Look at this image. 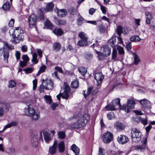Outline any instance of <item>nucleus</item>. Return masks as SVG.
<instances>
[{
  "instance_id": "obj_1",
  "label": "nucleus",
  "mask_w": 155,
  "mask_h": 155,
  "mask_svg": "<svg viewBox=\"0 0 155 155\" xmlns=\"http://www.w3.org/2000/svg\"><path fill=\"white\" fill-rule=\"evenodd\" d=\"M75 118L76 121L72 125V127L79 129L86 125L89 119V116L87 114H86L82 115H78L76 116Z\"/></svg>"
},
{
  "instance_id": "obj_2",
  "label": "nucleus",
  "mask_w": 155,
  "mask_h": 155,
  "mask_svg": "<svg viewBox=\"0 0 155 155\" xmlns=\"http://www.w3.org/2000/svg\"><path fill=\"white\" fill-rule=\"evenodd\" d=\"M23 31L21 27H15L14 28V30L12 34L13 43L16 44L23 40L24 38V36L22 35Z\"/></svg>"
},
{
  "instance_id": "obj_3",
  "label": "nucleus",
  "mask_w": 155,
  "mask_h": 155,
  "mask_svg": "<svg viewBox=\"0 0 155 155\" xmlns=\"http://www.w3.org/2000/svg\"><path fill=\"white\" fill-rule=\"evenodd\" d=\"M25 115L31 117L34 120H37L40 117V113L38 112H35L34 109L32 107L28 105L27 108L25 110Z\"/></svg>"
},
{
  "instance_id": "obj_4",
  "label": "nucleus",
  "mask_w": 155,
  "mask_h": 155,
  "mask_svg": "<svg viewBox=\"0 0 155 155\" xmlns=\"http://www.w3.org/2000/svg\"><path fill=\"white\" fill-rule=\"evenodd\" d=\"M131 135L133 142L137 143L141 140L142 133L136 128L132 129Z\"/></svg>"
},
{
  "instance_id": "obj_5",
  "label": "nucleus",
  "mask_w": 155,
  "mask_h": 155,
  "mask_svg": "<svg viewBox=\"0 0 155 155\" xmlns=\"http://www.w3.org/2000/svg\"><path fill=\"white\" fill-rule=\"evenodd\" d=\"M96 53L98 55L99 59L102 60L103 57H107L110 54L111 49L108 46H104L101 48V52L97 51Z\"/></svg>"
},
{
  "instance_id": "obj_6",
  "label": "nucleus",
  "mask_w": 155,
  "mask_h": 155,
  "mask_svg": "<svg viewBox=\"0 0 155 155\" xmlns=\"http://www.w3.org/2000/svg\"><path fill=\"white\" fill-rule=\"evenodd\" d=\"M135 104V102L131 99L128 100L127 105H123L122 106H120L121 110H124L125 112L128 113L130 112V109L134 108Z\"/></svg>"
},
{
  "instance_id": "obj_7",
  "label": "nucleus",
  "mask_w": 155,
  "mask_h": 155,
  "mask_svg": "<svg viewBox=\"0 0 155 155\" xmlns=\"http://www.w3.org/2000/svg\"><path fill=\"white\" fill-rule=\"evenodd\" d=\"M5 45L6 48L3 47L1 48L0 51H2L3 52V54L4 58V60L6 63H8V59L9 57V53L8 50V49L7 48L12 49H13V47L12 46L9 45L7 43H5Z\"/></svg>"
},
{
  "instance_id": "obj_8",
  "label": "nucleus",
  "mask_w": 155,
  "mask_h": 155,
  "mask_svg": "<svg viewBox=\"0 0 155 155\" xmlns=\"http://www.w3.org/2000/svg\"><path fill=\"white\" fill-rule=\"evenodd\" d=\"M103 141L105 143H108L113 139V135L112 133L107 131L104 133L102 137Z\"/></svg>"
},
{
  "instance_id": "obj_9",
  "label": "nucleus",
  "mask_w": 155,
  "mask_h": 155,
  "mask_svg": "<svg viewBox=\"0 0 155 155\" xmlns=\"http://www.w3.org/2000/svg\"><path fill=\"white\" fill-rule=\"evenodd\" d=\"M42 84L45 89L47 90H51L54 87L53 82L50 79H43L42 80Z\"/></svg>"
},
{
  "instance_id": "obj_10",
  "label": "nucleus",
  "mask_w": 155,
  "mask_h": 155,
  "mask_svg": "<svg viewBox=\"0 0 155 155\" xmlns=\"http://www.w3.org/2000/svg\"><path fill=\"white\" fill-rule=\"evenodd\" d=\"M36 132H32L31 134V141L32 146L34 147H37L38 144V137Z\"/></svg>"
},
{
  "instance_id": "obj_11",
  "label": "nucleus",
  "mask_w": 155,
  "mask_h": 155,
  "mask_svg": "<svg viewBox=\"0 0 155 155\" xmlns=\"http://www.w3.org/2000/svg\"><path fill=\"white\" fill-rule=\"evenodd\" d=\"M147 137H145L142 139L141 141L142 145L137 146L135 147V149L138 151H143L145 150L147 145Z\"/></svg>"
},
{
  "instance_id": "obj_12",
  "label": "nucleus",
  "mask_w": 155,
  "mask_h": 155,
  "mask_svg": "<svg viewBox=\"0 0 155 155\" xmlns=\"http://www.w3.org/2000/svg\"><path fill=\"white\" fill-rule=\"evenodd\" d=\"M70 91V86L67 83H64V91L61 94L62 97L64 99H67L68 97Z\"/></svg>"
},
{
  "instance_id": "obj_13",
  "label": "nucleus",
  "mask_w": 155,
  "mask_h": 155,
  "mask_svg": "<svg viewBox=\"0 0 155 155\" xmlns=\"http://www.w3.org/2000/svg\"><path fill=\"white\" fill-rule=\"evenodd\" d=\"M9 105L7 103H5L0 107V118L2 117L5 113L8 110Z\"/></svg>"
},
{
  "instance_id": "obj_14",
  "label": "nucleus",
  "mask_w": 155,
  "mask_h": 155,
  "mask_svg": "<svg viewBox=\"0 0 155 155\" xmlns=\"http://www.w3.org/2000/svg\"><path fill=\"white\" fill-rule=\"evenodd\" d=\"M98 91L97 89L94 87H90L88 88L87 90L86 94L85 91H83V94L85 97H87L90 94L92 95H95L97 94Z\"/></svg>"
},
{
  "instance_id": "obj_15",
  "label": "nucleus",
  "mask_w": 155,
  "mask_h": 155,
  "mask_svg": "<svg viewBox=\"0 0 155 155\" xmlns=\"http://www.w3.org/2000/svg\"><path fill=\"white\" fill-rule=\"evenodd\" d=\"M37 19V17L35 14H32L30 15L28 20L30 27H31L36 25Z\"/></svg>"
},
{
  "instance_id": "obj_16",
  "label": "nucleus",
  "mask_w": 155,
  "mask_h": 155,
  "mask_svg": "<svg viewBox=\"0 0 155 155\" xmlns=\"http://www.w3.org/2000/svg\"><path fill=\"white\" fill-rule=\"evenodd\" d=\"M95 78L97 82V85L98 86L104 78V75L101 72L97 73L95 75Z\"/></svg>"
},
{
  "instance_id": "obj_17",
  "label": "nucleus",
  "mask_w": 155,
  "mask_h": 155,
  "mask_svg": "<svg viewBox=\"0 0 155 155\" xmlns=\"http://www.w3.org/2000/svg\"><path fill=\"white\" fill-rule=\"evenodd\" d=\"M118 142L121 144H124L127 143L129 139L127 136L124 135H120L117 138Z\"/></svg>"
},
{
  "instance_id": "obj_18",
  "label": "nucleus",
  "mask_w": 155,
  "mask_h": 155,
  "mask_svg": "<svg viewBox=\"0 0 155 155\" xmlns=\"http://www.w3.org/2000/svg\"><path fill=\"white\" fill-rule=\"evenodd\" d=\"M140 102L144 108L149 109L151 108V104L150 102L147 99H144L140 100Z\"/></svg>"
},
{
  "instance_id": "obj_19",
  "label": "nucleus",
  "mask_w": 155,
  "mask_h": 155,
  "mask_svg": "<svg viewBox=\"0 0 155 155\" xmlns=\"http://www.w3.org/2000/svg\"><path fill=\"white\" fill-rule=\"evenodd\" d=\"M57 142L55 141L53 144L49 147V153L51 155L55 154L56 151Z\"/></svg>"
},
{
  "instance_id": "obj_20",
  "label": "nucleus",
  "mask_w": 155,
  "mask_h": 155,
  "mask_svg": "<svg viewBox=\"0 0 155 155\" xmlns=\"http://www.w3.org/2000/svg\"><path fill=\"white\" fill-rule=\"evenodd\" d=\"M56 12H57L58 15L60 17L65 16L67 13V11L65 9H63L60 10H55Z\"/></svg>"
},
{
  "instance_id": "obj_21",
  "label": "nucleus",
  "mask_w": 155,
  "mask_h": 155,
  "mask_svg": "<svg viewBox=\"0 0 155 155\" xmlns=\"http://www.w3.org/2000/svg\"><path fill=\"white\" fill-rule=\"evenodd\" d=\"M145 14L147 16L146 22L147 24H150L153 18V15L149 12H146Z\"/></svg>"
},
{
  "instance_id": "obj_22",
  "label": "nucleus",
  "mask_w": 155,
  "mask_h": 155,
  "mask_svg": "<svg viewBox=\"0 0 155 155\" xmlns=\"http://www.w3.org/2000/svg\"><path fill=\"white\" fill-rule=\"evenodd\" d=\"M71 149L76 155H78L79 154L80 149L75 144H73L71 146Z\"/></svg>"
},
{
  "instance_id": "obj_23",
  "label": "nucleus",
  "mask_w": 155,
  "mask_h": 155,
  "mask_svg": "<svg viewBox=\"0 0 155 155\" xmlns=\"http://www.w3.org/2000/svg\"><path fill=\"white\" fill-rule=\"evenodd\" d=\"M78 36L81 40H88V37L87 34L83 32H80L78 35Z\"/></svg>"
},
{
  "instance_id": "obj_24",
  "label": "nucleus",
  "mask_w": 155,
  "mask_h": 155,
  "mask_svg": "<svg viewBox=\"0 0 155 155\" xmlns=\"http://www.w3.org/2000/svg\"><path fill=\"white\" fill-rule=\"evenodd\" d=\"M77 45L78 46L82 47L87 46L88 44L87 41L81 39L78 41Z\"/></svg>"
},
{
  "instance_id": "obj_25",
  "label": "nucleus",
  "mask_w": 155,
  "mask_h": 155,
  "mask_svg": "<svg viewBox=\"0 0 155 155\" xmlns=\"http://www.w3.org/2000/svg\"><path fill=\"white\" fill-rule=\"evenodd\" d=\"M58 150L60 152H63L65 150V145L64 142L61 141L58 145Z\"/></svg>"
},
{
  "instance_id": "obj_26",
  "label": "nucleus",
  "mask_w": 155,
  "mask_h": 155,
  "mask_svg": "<svg viewBox=\"0 0 155 155\" xmlns=\"http://www.w3.org/2000/svg\"><path fill=\"white\" fill-rule=\"evenodd\" d=\"M114 127L117 130H122L124 128V125L122 123L117 122L114 124Z\"/></svg>"
},
{
  "instance_id": "obj_27",
  "label": "nucleus",
  "mask_w": 155,
  "mask_h": 155,
  "mask_svg": "<svg viewBox=\"0 0 155 155\" xmlns=\"http://www.w3.org/2000/svg\"><path fill=\"white\" fill-rule=\"evenodd\" d=\"M54 6V4L51 2L49 3L47 5L45 10L46 12H48L52 10Z\"/></svg>"
},
{
  "instance_id": "obj_28",
  "label": "nucleus",
  "mask_w": 155,
  "mask_h": 155,
  "mask_svg": "<svg viewBox=\"0 0 155 155\" xmlns=\"http://www.w3.org/2000/svg\"><path fill=\"white\" fill-rule=\"evenodd\" d=\"M43 135L44 140L46 142H48L50 140L49 134L46 131L43 132Z\"/></svg>"
},
{
  "instance_id": "obj_29",
  "label": "nucleus",
  "mask_w": 155,
  "mask_h": 155,
  "mask_svg": "<svg viewBox=\"0 0 155 155\" xmlns=\"http://www.w3.org/2000/svg\"><path fill=\"white\" fill-rule=\"evenodd\" d=\"M116 37L115 36H113L109 39L108 43L111 46L114 47L116 43Z\"/></svg>"
},
{
  "instance_id": "obj_30",
  "label": "nucleus",
  "mask_w": 155,
  "mask_h": 155,
  "mask_svg": "<svg viewBox=\"0 0 155 155\" xmlns=\"http://www.w3.org/2000/svg\"><path fill=\"white\" fill-rule=\"evenodd\" d=\"M53 47L54 50L58 51L61 49V46L59 43L56 42L54 44Z\"/></svg>"
},
{
  "instance_id": "obj_31",
  "label": "nucleus",
  "mask_w": 155,
  "mask_h": 155,
  "mask_svg": "<svg viewBox=\"0 0 155 155\" xmlns=\"http://www.w3.org/2000/svg\"><path fill=\"white\" fill-rule=\"evenodd\" d=\"M98 30L100 33H104L105 31V27L102 24H101L98 26Z\"/></svg>"
},
{
  "instance_id": "obj_32",
  "label": "nucleus",
  "mask_w": 155,
  "mask_h": 155,
  "mask_svg": "<svg viewBox=\"0 0 155 155\" xmlns=\"http://www.w3.org/2000/svg\"><path fill=\"white\" fill-rule=\"evenodd\" d=\"M111 103L114 105L115 106L118 105L120 107V106H121L120 105V99L119 98H117L114 100H113L112 101Z\"/></svg>"
},
{
  "instance_id": "obj_33",
  "label": "nucleus",
  "mask_w": 155,
  "mask_h": 155,
  "mask_svg": "<svg viewBox=\"0 0 155 155\" xmlns=\"http://www.w3.org/2000/svg\"><path fill=\"white\" fill-rule=\"evenodd\" d=\"M78 25H81L82 24L83 21H84V19L79 14H78Z\"/></svg>"
},
{
  "instance_id": "obj_34",
  "label": "nucleus",
  "mask_w": 155,
  "mask_h": 155,
  "mask_svg": "<svg viewBox=\"0 0 155 155\" xmlns=\"http://www.w3.org/2000/svg\"><path fill=\"white\" fill-rule=\"evenodd\" d=\"M78 69L80 73L82 75H85L87 71L86 69L82 67H79L78 68Z\"/></svg>"
},
{
  "instance_id": "obj_35",
  "label": "nucleus",
  "mask_w": 155,
  "mask_h": 155,
  "mask_svg": "<svg viewBox=\"0 0 155 155\" xmlns=\"http://www.w3.org/2000/svg\"><path fill=\"white\" fill-rule=\"evenodd\" d=\"M4 10H8L10 8V5L8 2H6L4 3L2 7Z\"/></svg>"
},
{
  "instance_id": "obj_36",
  "label": "nucleus",
  "mask_w": 155,
  "mask_h": 155,
  "mask_svg": "<svg viewBox=\"0 0 155 155\" xmlns=\"http://www.w3.org/2000/svg\"><path fill=\"white\" fill-rule=\"evenodd\" d=\"M45 27L48 28L52 29L53 27V25L48 20H47L45 22Z\"/></svg>"
},
{
  "instance_id": "obj_37",
  "label": "nucleus",
  "mask_w": 155,
  "mask_h": 155,
  "mask_svg": "<svg viewBox=\"0 0 155 155\" xmlns=\"http://www.w3.org/2000/svg\"><path fill=\"white\" fill-rule=\"evenodd\" d=\"M53 32L56 35L59 36L61 35L63 33V31L60 29H55Z\"/></svg>"
},
{
  "instance_id": "obj_38",
  "label": "nucleus",
  "mask_w": 155,
  "mask_h": 155,
  "mask_svg": "<svg viewBox=\"0 0 155 155\" xmlns=\"http://www.w3.org/2000/svg\"><path fill=\"white\" fill-rule=\"evenodd\" d=\"M44 98L46 102L49 104L51 103L52 99L51 98V97L50 96L45 95L44 96Z\"/></svg>"
},
{
  "instance_id": "obj_39",
  "label": "nucleus",
  "mask_w": 155,
  "mask_h": 155,
  "mask_svg": "<svg viewBox=\"0 0 155 155\" xmlns=\"http://www.w3.org/2000/svg\"><path fill=\"white\" fill-rule=\"evenodd\" d=\"M131 41L134 42H137L140 40L141 39L138 36L134 35L130 38Z\"/></svg>"
},
{
  "instance_id": "obj_40",
  "label": "nucleus",
  "mask_w": 155,
  "mask_h": 155,
  "mask_svg": "<svg viewBox=\"0 0 155 155\" xmlns=\"http://www.w3.org/2000/svg\"><path fill=\"white\" fill-rule=\"evenodd\" d=\"M16 85V82L13 80H11L9 81L8 87H9L13 88L15 87Z\"/></svg>"
},
{
  "instance_id": "obj_41",
  "label": "nucleus",
  "mask_w": 155,
  "mask_h": 155,
  "mask_svg": "<svg viewBox=\"0 0 155 155\" xmlns=\"http://www.w3.org/2000/svg\"><path fill=\"white\" fill-rule=\"evenodd\" d=\"M79 85V82L78 80L76 79L73 81L71 84V87L74 88H76Z\"/></svg>"
},
{
  "instance_id": "obj_42",
  "label": "nucleus",
  "mask_w": 155,
  "mask_h": 155,
  "mask_svg": "<svg viewBox=\"0 0 155 155\" xmlns=\"http://www.w3.org/2000/svg\"><path fill=\"white\" fill-rule=\"evenodd\" d=\"M115 107L114 105L111 103L110 104L108 105L106 107V108L108 110H116Z\"/></svg>"
},
{
  "instance_id": "obj_43",
  "label": "nucleus",
  "mask_w": 155,
  "mask_h": 155,
  "mask_svg": "<svg viewBox=\"0 0 155 155\" xmlns=\"http://www.w3.org/2000/svg\"><path fill=\"white\" fill-rule=\"evenodd\" d=\"M58 135L59 137L61 139H64L65 136V133L64 131H59L58 132Z\"/></svg>"
},
{
  "instance_id": "obj_44",
  "label": "nucleus",
  "mask_w": 155,
  "mask_h": 155,
  "mask_svg": "<svg viewBox=\"0 0 155 155\" xmlns=\"http://www.w3.org/2000/svg\"><path fill=\"white\" fill-rule=\"evenodd\" d=\"M46 68V67L45 65H43L41 66L40 68L38 74H37V76L38 75L41 73L45 72Z\"/></svg>"
},
{
  "instance_id": "obj_45",
  "label": "nucleus",
  "mask_w": 155,
  "mask_h": 155,
  "mask_svg": "<svg viewBox=\"0 0 155 155\" xmlns=\"http://www.w3.org/2000/svg\"><path fill=\"white\" fill-rule=\"evenodd\" d=\"M38 14L39 18L40 19L43 20L44 19V15L41 9H39L38 10Z\"/></svg>"
},
{
  "instance_id": "obj_46",
  "label": "nucleus",
  "mask_w": 155,
  "mask_h": 155,
  "mask_svg": "<svg viewBox=\"0 0 155 155\" xmlns=\"http://www.w3.org/2000/svg\"><path fill=\"white\" fill-rule=\"evenodd\" d=\"M55 22L57 24L59 25H64L66 23V21L63 20H57Z\"/></svg>"
},
{
  "instance_id": "obj_47",
  "label": "nucleus",
  "mask_w": 155,
  "mask_h": 155,
  "mask_svg": "<svg viewBox=\"0 0 155 155\" xmlns=\"http://www.w3.org/2000/svg\"><path fill=\"white\" fill-rule=\"evenodd\" d=\"M37 55L36 53H34L32 55V61L33 62H34L36 64L38 63V61L37 60Z\"/></svg>"
},
{
  "instance_id": "obj_48",
  "label": "nucleus",
  "mask_w": 155,
  "mask_h": 155,
  "mask_svg": "<svg viewBox=\"0 0 155 155\" xmlns=\"http://www.w3.org/2000/svg\"><path fill=\"white\" fill-rule=\"evenodd\" d=\"M134 63L135 64L137 65L138 64V63L140 61L138 56L135 54H134Z\"/></svg>"
},
{
  "instance_id": "obj_49",
  "label": "nucleus",
  "mask_w": 155,
  "mask_h": 155,
  "mask_svg": "<svg viewBox=\"0 0 155 155\" xmlns=\"http://www.w3.org/2000/svg\"><path fill=\"white\" fill-rule=\"evenodd\" d=\"M123 28L120 26H119L117 29V32L118 35L120 37V35L122 33Z\"/></svg>"
},
{
  "instance_id": "obj_50",
  "label": "nucleus",
  "mask_w": 155,
  "mask_h": 155,
  "mask_svg": "<svg viewBox=\"0 0 155 155\" xmlns=\"http://www.w3.org/2000/svg\"><path fill=\"white\" fill-rule=\"evenodd\" d=\"M33 70V68L30 67L23 69V70L26 73H30L32 72Z\"/></svg>"
},
{
  "instance_id": "obj_51",
  "label": "nucleus",
  "mask_w": 155,
  "mask_h": 155,
  "mask_svg": "<svg viewBox=\"0 0 155 155\" xmlns=\"http://www.w3.org/2000/svg\"><path fill=\"white\" fill-rule=\"evenodd\" d=\"M117 52L116 49L114 48L112 54V58L113 59H115L117 56Z\"/></svg>"
},
{
  "instance_id": "obj_52",
  "label": "nucleus",
  "mask_w": 155,
  "mask_h": 155,
  "mask_svg": "<svg viewBox=\"0 0 155 155\" xmlns=\"http://www.w3.org/2000/svg\"><path fill=\"white\" fill-rule=\"evenodd\" d=\"M117 49L119 54H122L124 53V49L122 47L120 46H118Z\"/></svg>"
},
{
  "instance_id": "obj_53",
  "label": "nucleus",
  "mask_w": 155,
  "mask_h": 155,
  "mask_svg": "<svg viewBox=\"0 0 155 155\" xmlns=\"http://www.w3.org/2000/svg\"><path fill=\"white\" fill-rule=\"evenodd\" d=\"M107 118L109 120H111L114 118V114L113 113L110 112L107 114Z\"/></svg>"
},
{
  "instance_id": "obj_54",
  "label": "nucleus",
  "mask_w": 155,
  "mask_h": 155,
  "mask_svg": "<svg viewBox=\"0 0 155 155\" xmlns=\"http://www.w3.org/2000/svg\"><path fill=\"white\" fill-rule=\"evenodd\" d=\"M85 58L89 60L93 57V55L90 53H87L85 55Z\"/></svg>"
},
{
  "instance_id": "obj_55",
  "label": "nucleus",
  "mask_w": 155,
  "mask_h": 155,
  "mask_svg": "<svg viewBox=\"0 0 155 155\" xmlns=\"http://www.w3.org/2000/svg\"><path fill=\"white\" fill-rule=\"evenodd\" d=\"M140 121L144 125H146L147 124V118H140Z\"/></svg>"
},
{
  "instance_id": "obj_56",
  "label": "nucleus",
  "mask_w": 155,
  "mask_h": 155,
  "mask_svg": "<svg viewBox=\"0 0 155 155\" xmlns=\"http://www.w3.org/2000/svg\"><path fill=\"white\" fill-rule=\"evenodd\" d=\"M27 63L25 61H20L19 63L20 66L21 67L23 68L26 65Z\"/></svg>"
},
{
  "instance_id": "obj_57",
  "label": "nucleus",
  "mask_w": 155,
  "mask_h": 155,
  "mask_svg": "<svg viewBox=\"0 0 155 155\" xmlns=\"http://www.w3.org/2000/svg\"><path fill=\"white\" fill-rule=\"evenodd\" d=\"M105 153V151L104 149L102 148H99V155H104Z\"/></svg>"
},
{
  "instance_id": "obj_58",
  "label": "nucleus",
  "mask_w": 155,
  "mask_h": 155,
  "mask_svg": "<svg viewBox=\"0 0 155 155\" xmlns=\"http://www.w3.org/2000/svg\"><path fill=\"white\" fill-rule=\"evenodd\" d=\"M24 61H25L27 62L29 60V59L28 56L26 55H24L22 57Z\"/></svg>"
},
{
  "instance_id": "obj_59",
  "label": "nucleus",
  "mask_w": 155,
  "mask_h": 155,
  "mask_svg": "<svg viewBox=\"0 0 155 155\" xmlns=\"http://www.w3.org/2000/svg\"><path fill=\"white\" fill-rule=\"evenodd\" d=\"M15 152V149L14 148H10L9 149L8 153L11 155H13Z\"/></svg>"
},
{
  "instance_id": "obj_60",
  "label": "nucleus",
  "mask_w": 155,
  "mask_h": 155,
  "mask_svg": "<svg viewBox=\"0 0 155 155\" xmlns=\"http://www.w3.org/2000/svg\"><path fill=\"white\" fill-rule=\"evenodd\" d=\"M101 9L103 14L105 15L106 14V10L105 7L101 5Z\"/></svg>"
},
{
  "instance_id": "obj_61",
  "label": "nucleus",
  "mask_w": 155,
  "mask_h": 155,
  "mask_svg": "<svg viewBox=\"0 0 155 155\" xmlns=\"http://www.w3.org/2000/svg\"><path fill=\"white\" fill-rule=\"evenodd\" d=\"M15 22V20L13 19H11L9 22V26L12 27L13 26Z\"/></svg>"
},
{
  "instance_id": "obj_62",
  "label": "nucleus",
  "mask_w": 155,
  "mask_h": 155,
  "mask_svg": "<svg viewBox=\"0 0 155 155\" xmlns=\"http://www.w3.org/2000/svg\"><path fill=\"white\" fill-rule=\"evenodd\" d=\"M126 48L128 51L130 50L132 48V45L131 42L129 43L126 45Z\"/></svg>"
},
{
  "instance_id": "obj_63",
  "label": "nucleus",
  "mask_w": 155,
  "mask_h": 155,
  "mask_svg": "<svg viewBox=\"0 0 155 155\" xmlns=\"http://www.w3.org/2000/svg\"><path fill=\"white\" fill-rule=\"evenodd\" d=\"M15 56L17 60H18L20 59V54L18 51H16L15 53Z\"/></svg>"
},
{
  "instance_id": "obj_64",
  "label": "nucleus",
  "mask_w": 155,
  "mask_h": 155,
  "mask_svg": "<svg viewBox=\"0 0 155 155\" xmlns=\"http://www.w3.org/2000/svg\"><path fill=\"white\" fill-rule=\"evenodd\" d=\"M96 10V9H94L93 8H90L89 12V14L91 15H92L95 12Z\"/></svg>"
}]
</instances>
